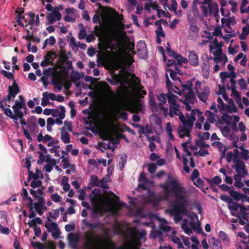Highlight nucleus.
Instances as JSON below:
<instances>
[{"mask_svg":"<svg viewBox=\"0 0 249 249\" xmlns=\"http://www.w3.org/2000/svg\"><path fill=\"white\" fill-rule=\"evenodd\" d=\"M170 184L173 186L172 191L175 193V199L170 202V209L169 213L174 216L176 223H178L182 219L181 214L186 215L189 202L185 196L186 192L184 187L175 179L170 181Z\"/></svg>","mask_w":249,"mask_h":249,"instance_id":"1","label":"nucleus"},{"mask_svg":"<svg viewBox=\"0 0 249 249\" xmlns=\"http://www.w3.org/2000/svg\"><path fill=\"white\" fill-rule=\"evenodd\" d=\"M101 239L93 232H90L87 236L86 240L84 244L85 249H100Z\"/></svg>","mask_w":249,"mask_h":249,"instance_id":"2","label":"nucleus"},{"mask_svg":"<svg viewBox=\"0 0 249 249\" xmlns=\"http://www.w3.org/2000/svg\"><path fill=\"white\" fill-rule=\"evenodd\" d=\"M20 91L18 85L16 81L14 80L12 85L8 87L7 95L2 100L7 101V102L10 103L20 92Z\"/></svg>","mask_w":249,"mask_h":249,"instance_id":"3","label":"nucleus"},{"mask_svg":"<svg viewBox=\"0 0 249 249\" xmlns=\"http://www.w3.org/2000/svg\"><path fill=\"white\" fill-rule=\"evenodd\" d=\"M59 58L61 60H58L57 63H60L61 66L63 63H65L66 66L62 67L63 71L67 73L70 70L72 69V62L69 60V57L64 50H61L59 52Z\"/></svg>","mask_w":249,"mask_h":249,"instance_id":"4","label":"nucleus"},{"mask_svg":"<svg viewBox=\"0 0 249 249\" xmlns=\"http://www.w3.org/2000/svg\"><path fill=\"white\" fill-rule=\"evenodd\" d=\"M233 162L235 163V165L232 166L236 172L238 174H243L244 175H246L248 174L247 170L246 169V166L244 162L242 160H240L237 158L235 156L234 159L233 160Z\"/></svg>","mask_w":249,"mask_h":249,"instance_id":"5","label":"nucleus"},{"mask_svg":"<svg viewBox=\"0 0 249 249\" xmlns=\"http://www.w3.org/2000/svg\"><path fill=\"white\" fill-rule=\"evenodd\" d=\"M13 109L14 114L13 116V120L17 121L18 119L22 120L23 118V112L22 111L21 109H24L25 111L27 109V107H25L23 106L14 104L12 107Z\"/></svg>","mask_w":249,"mask_h":249,"instance_id":"6","label":"nucleus"},{"mask_svg":"<svg viewBox=\"0 0 249 249\" xmlns=\"http://www.w3.org/2000/svg\"><path fill=\"white\" fill-rule=\"evenodd\" d=\"M210 93V88L208 86H204L200 90H196V93L198 99L202 102L206 103Z\"/></svg>","mask_w":249,"mask_h":249,"instance_id":"7","label":"nucleus"},{"mask_svg":"<svg viewBox=\"0 0 249 249\" xmlns=\"http://www.w3.org/2000/svg\"><path fill=\"white\" fill-rule=\"evenodd\" d=\"M146 45L143 40H140L137 44V51L138 55L140 58L146 59L147 58Z\"/></svg>","mask_w":249,"mask_h":249,"instance_id":"8","label":"nucleus"},{"mask_svg":"<svg viewBox=\"0 0 249 249\" xmlns=\"http://www.w3.org/2000/svg\"><path fill=\"white\" fill-rule=\"evenodd\" d=\"M61 18V14L56 9H53V12L46 17L49 23L51 24H53L56 21L60 20Z\"/></svg>","mask_w":249,"mask_h":249,"instance_id":"9","label":"nucleus"},{"mask_svg":"<svg viewBox=\"0 0 249 249\" xmlns=\"http://www.w3.org/2000/svg\"><path fill=\"white\" fill-rule=\"evenodd\" d=\"M91 194L89 196L90 201L93 206H97L98 204V199L101 196V191L94 189L91 191Z\"/></svg>","mask_w":249,"mask_h":249,"instance_id":"10","label":"nucleus"},{"mask_svg":"<svg viewBox=\"0 0 249 249\" xmlns=\"http://www.w3.org/2000/svg\"><path fill=\"white\" fill-rule=\"evenodd\" d=\"M188 61L190 64L194 67L199 65L198 56L194 51H190L188 54Z\"/></svg>","mask_w":249,"mask_h":249,"instance_id":"11","label":"nucleus"},{"mask_svg":"<svg viewBox=\"0 0 249 249\" xmlns=\"http://www.w3.org/2000/svg\"><path fill=\"white\" fill-rule=\"evenodd\" d=\"M7 102V101H4L3 100H1L0 101V108L2 110V111H3L4 114L6 115L7 116L9 117L10 119H13V113L12 111V110L9 108L7 107L5 108L4 107V103L6 106H8V107H10V105H7L6 103V102Z\"/></svg>","mask_w":249,"mask_h":249,"instance_id":"12","label":"nucleus"},{"mask_svg":"<svg viewBox=\"0 0 249 249\" xmlns=\"http://www.w3.org/2000/svg\"><path fill=\"white\" fill-rule=\"evenodd\" d=\"M194 124V123L192 121L186 119L185 122L183 124V126L180 127L181 131L184 133H190Z\"/></svg>","mask_w":249,"mask_h":249,"instance_id":"13","label":"nucleus"},{"mask_svg":"<svg viewBox=\"0 0 249 249\" xmlns=\"http://www.w3.org/2000/svg\"><path fill=\"white\" fill-rule=\"evenodd\" d=\"M184 96L185 99L183 100L180 99V101L182 103H190L191 104H194L195 99V94L193 90L188 92L187 93H184Z\"/></svg>","mask_w":249,"mask_h":249,"instance_id":"14","label":"nucleus"},{"mask_svg":"<svg viewBox=\"0 0 249 249\" xmlns=\"http://www.w3.org/2000/svg\"><path fill=\"white\" fill-rule=\"evenodd\" d=\"M82 76L83 75H81L78 71H73V72L71 74L70 76L71 80L74 83L76 88H79L81 86V83L78 82V81H79Z\"/></svg>","mask_w":249,"mask_h":249,"instance_id":"15","label":"nucleus"},{"mask_svg":"<svg viewBox=\"0 0 249 249\" xmlns=\"http://www.w3.org/2000/svg\"><path fill=\"white\" fill-rule=\"evenodd\" d=\"M203 76L207 78L210 74V63L208 60L203 61L201 65Z\"/></svg>","mask_w":249,"mask_h":249,"instance_id":"16","label":"nucleus"},{"mask_svg":"<svg viewBox=\"0 0 249 249\" xmlns=\"http://www.w3.org/2000/svg\"><path fill=\"white\" fill-rule=\"evenodd\" d=\"M209 243L210 248L212 249H223L220 241L215 238H210Z\"/></svg>","mask_w":249,"mask_h":249,"instance_id":"17","label":"nucleus"},{"mask_svg":"<svg viewBox=\"0 0 249 249\" xmlns=\"http://www.w3.org/2000/svg\"><path fill=\"white\" fill-rule=\"evenodd\" d=\"M58 78H52V84L56 88H57L59 90H61L62 89V82L63 80L62 78V74L61 73H58Z\"/></svg>","mask_w":249,"mask_h":249,"instance_id":"18","label":"nucleus"},{"mask_svg":"<svg viewBox=\"0 0 249 249\" xmlns=\"http://www.w3.org/2000/svg\"><path fill=\"white\" fill-rule=\"evenodd\" d=\"M209 13L210 14H213L214 16H216L219 13L218 5L216 2H212L208 5Z\"/></svg>","mask_w":249,"mask_h":249,"instance_id":"19","label":"nucleus"},{"mask_svg":"<svg viewBox=\"0 0 249 249\" xmlns=\"http://www.w3.org/2000/svg\"><path fill=\"white\" fill-rule=\"evenodd\" d=\"M60 112L59 113V117L57 118L55 121V123L62 124L63 122L62 121V119H64L65 117V112L66 109L65 107L63 106H59Z\"/></svg>","mask_w":249,"mask_h":249,"instance_id":"20","label":"nucleus"},{"mask_svg":"<svg viewBox=\"0 0 249 249\" xmlns=\"http://www.w3.org/2000/svg\"><path fill=\"white\" fill-rule=\"evenodd\" d=\"M179 110V106L178 104L169 106V112L168 113L170 117H173L174 115H178Z\"/></svg>","mask_w":249,"mask_h":249,"instance_id":"21","label":"nucleus"},{"mask_svg":"<svg viewBox=\"0 0 249 249\" xmlns=\"http://www.w3.org/2000/svg\"><path fill=\"white\" fill-rule=\"evenodd\" d=\"M229 194L232 197H233L235 200H239L240 199L242 198H247V195L238 193L236 191H235L234 190H231L229 191Z\"/></svg>","mask_w":249,"mask_h":249,"instance_id":"22","label":"nucleus"},{"mask_svg":"<svg viewBox=\"0 0 249 249\" xmlns=\"http://www.w3.org/2000/svg\"><path fill=\"white\" fill-rule=\"evenodd\" d=\"M64 127L61 128V140L65 143L70 142V134L64 130Z\"/></svg>","mask_w":249,"mask_h":249,"instance_id":"23","label":"nucleus"},{"mask_svg":"<svg viewBox=\"0 0 249 249\" xmlns=\"http://www.w3.org/2000/svg\"><path fill=\"white\" fill-rule=\"evenodd\" d=\"M205 179L212 187L213 184L218 185L222 182L221 178L218 176L214 177L212 179L208 178H205Z\"/></svg>","mask_w":249,"mask_h":249,"instance_id":"24","label":"nucleus"},{"mask_svg":"<svg viewBox=\"0 0 249 249\" xmlns=\"http://www.w3.org/2000/svg\"><path fill=\"white\" fill-rule=\"evenodd\" d=\"M107 14L110 17H118L119 19L123 18V15H119L116 11L111 7H108L107 10Z\"/></svg>","mask_w":249,"mask_h":249,"instance_id":"25","label":"nucleus"},{"mask_svg":"<svg viewBox=\"0 0 249 249\" xmlns=\"http://www.w3.org/2000/svg\"><path fill=\"white\" fill-rule=\"evenodd\" d=\"M178 98V96L171 93L170 91H169V93L167 94V99L170 106L177 104V100Z\"/></svg>","mask_w":249,"mask_h":249,"instance_id":"26","label":"nucleus"},{"mask_svg":"<svg viewBox=\"0 0 249 249\" xmlns=\"http://www.w3.org/2000/svg\"><path fill=\"white\" fill-rule=\"evenodd\" d=\"M169 186L171 187L169 188V187L166 184H163L161 185V188L163 189L164 191L166 192L164 196V198L166 200L168 199L169 197V193L170 192H172L175 195V193L172 191L173 186L170 184V182L169 183Z\"/></svg>","mask_w":249,"mask_h":249,"instance_id":"27","label":"nucleus"},{"mask_svg":"<svg viewBox=\"0 0 249 249\" xmlns=\"http://www.w3.org/2000/svg\"><path fill=\"white\" fill-rule=\"evenodd\" d=\"M175 59L177 60L178 66H181L182 64H187L188 62V59L187 58L181 56L179 53L178 54Z\"/></svg>","mask_w":249,"mask_h":249,"instance_id":"28","label":"nucleus"},{"mask_svg":"<svg viewBox=\"0 0 249 249\" xmlns=\"http://www.w3.org/2000/svg\"><path fill=\"white\" fill-rule=\"evenodd\" d=\"M230 204H231L229 205L228 207L229 209L231 212L232 215L235 216L232 212H237L238 211L239 207H240V205L236 202L232 201H231V202Z\"/></svg>","mask_w":249,"mask_h":249,"instance_id":"29","label":"nucleus"},{"mask_svg":"<svg viewBox=\"0 0 249 249\" xmlns=\"http://www.w3.org/2000/svg\"><path fill=\"white\" fill-rule=\"evenodd\" d=\"M180 83H181L182 90L184 93H185V91L189 92L191 91V90H193L192 89L193 85L192 82L188 81L186 84H183L181 82Z\"/></svg>","mask_w":249,"mask_h":249,"instance_id":"30","label":"nucleus"},{"mask_svg":"<svg viewBox=\"0 0 249 249\" xmlns=\"http://www.w3.org/2000/svg\"><path fill=\"white\" fill-rule=\"evenodd\" d=\"M205 115L208 117L207 121L211 123H213L215 121L214 114L210 110L206 111Z\"/></svg>","mask_w":249,"mask_h":249,"instance_id":"31","label":"nucleus"},{"mask_svg":"<svg viewBox=\"0 0 249 249\" xmlns=\"http://www.w3.org/2000/svg\"><path fill=\"white\" fill-rule=\"evenodd\" d=\"M83 221L85 222V225L88 226L90 229H96L102 225V224L100 222L91 223L88 221H86L85 219H84Z\"/></svg>","mask_w":249,"mask_h":249,"instance_id":"32","label":"nucleus"},{"mask_svg":"<svg viewBox=\"0 0 249 249\" xmlns=\"http://www.w3.org/2000/svg\"><path fill=\"white\" fill-rule=\"evenodd\" d=\"M68 239L70 244H72V243L76 244L78 241V237L73 233L69 234Z\"/></svg>","mask_w":249,"mask_h":249,"instance_id":"33","label":"nucleus"},{"mask_svg":"<svg viewBox=\"0 0 249 249\" xmlns=\"http://www.w3.org/2000/svg\"><path fill=\"white\" fill-rule=\"evenodd\" d=\"M45 226L49 232H52L53 230L58 229L57 224L55 222H52L50 224L46 223Z\"/></svg>","mask_w":249,"mask_h":249,"instance_id":"34","label":"nucleus"},{"mask_svg":"<svg viewBox=\"0 0 249 249\" xmlns=\"http://www.w3.org/2000/svg\"><path fill=\"white\" fill-rule=\"evenodd\" d=\"M59 215V212L58 209L53 211V213L49 212V216L47 217V220L49 221H51V220L50 217L53 219H56Z\"/></svg>","mask_w":249,"mask_h":249,"instance_id":"35","label":"nucleus"},{"mask_svg":"<svg viewBox=\"0 0 249 249\" xmlns=\"http://www.w3.org/2000/svg\"><path fill=\"white\" fill-rule=\"evenodd\" d=\"M181 228L186 233L189 235L192 233L191 229L188 226L186 219L184 220V222L181 224Z\"/></svg>","mask_w":249,"mask_h":249,"instance_id":"36","label":"nucleus"},{"mask_svg":"<svg viewBox=\"0 0 249 249\" xmlns=\"http://www.w3.org/2000/svg\"><path fill=\"white\" fill-rule=\"evenodd\" d=\"M90 180L91 182L95 186H99L100 184V181L98 177L96 175H92L90 176Z\"/></svg>","mask_w":249,"mask_h":249,"instance_id":"37","label":"nucleus"},{"mask_svg":"<svg viewBox=\"0 0 249 249\" xmlns=\"http://www.w3.org/2000/svg\"><path fill=\"white\" fill-rule=\"evenodd\" d=\"M237 110V108L236 107L235 104L232 105H227L226 106L225 109L224 111H226L228 112H236Z\"/></svg>","mask_w":249,"mask_h":249,"instance_id":"38","label":"nucleus"},{"mask_svg":"<svg viewBox=\"0 0 249 249\" xmlns=\"http://www.w3.org/2000/svg\"><path fill=\"white\" fill-rule=\"evenodd\" d=\"M127 161V156L126 154L121 155L120 158L119 164L121 167L123 169Z\"/></svg>","mask_w":249,"mask_h":249,"instance_id":"39","label":"nucleus"},{"mask_svg":"<svg viewBox=\"0 0 249 249\" xmlns=\"http://www.w3.org/2000/svg\"><path fill=\"white\" fill-rule=\"evenodd\" d=\"M217 102L218 103L217 106L219 109L221 111H224L227 104H225L220 97L217 98Z\"/></svg>","mask_w":249,"mask_h":249,"instance_id":"40","label":"nucleus"},{"mask_svg":"<svg viewBox=\"0 0 249 249\" xmlns=\"http://www.w3.org/2000/svg\"><path fill=\"white\" fill-rule=\"evenodd\" d=\"M197 112V113H200V111L198 109H193L192 110L191 115L190 116H187V119L189 120L192 121V122H194V121L196 120V117L195 116L196 112Z\"/></svg>","mask_w":249,"mask_h":249,"instance_id":"41","label":"nucleus"},{"mask_svg":"<svg viewBox=\"0 0 249 249\" xmlns=\"http://www.w3.org/2000/svg\"><path fill=\"white\" fill-rule=\"evenodd\" d=\"M248 0H242V3L240 7L241 13H245L249 12V6L246 9H243V8L245 7L248 4Z\"/></svg>","mask_w":249,"mask_h":249,"instance_id":"42","label":"nucleus"},{"mask_svg":"<svg viewBox=\"0 0 249 249\" xmlns=\"http://www.w3.org/2000/svg\"><path fill=\"white\" fill-rule=\"evenodd\" d=\"M1 73L4 76V77H6L8 79H14V75L12 73L6 71L5 70H2L0 71Z\"/></svg>","mask_w":249,"mask_h":249,"instance_id":"43","label":"nucleus"},{"mask_svg":"<svg viewBox=\"0 0 249 249\" xmlns=\"http://www.w3.org/2000/svg\"><path fill=\"white\" fill-rule=\"evenodd\" d=\"M216 145L217 148H218L220 152H222L223 150L224 149V148H227L226 146H224L223 144L219 141L215 142L212 143V145L214 146Z\"/></svg>","mask_w":249,"mask_h":249,"instance_id":"44","label":"nucleus"},{"mask_svg":"<svg viewBox=\"0 0 249 249\" xmlns=\"http://www.w3.org/2000/svg\"><path fill=\"white\" fill-rule=\"evenodd\" d=\"M18 98L19 99V101L16 100L15 101V104L23 106L25 107H27L26 106L25 101L23 96L20 95L18 96Z\"/></svg>","mask_w":249,"mask_h":249,"instance_id":"45","label":"nucleus"},{"mask_svg":"<svg viewBox=\"0 0 249 249\" xmlns=\"http://www.w3.org/2000/svg\"><path fill=\"white\" fill-rule=\"evenodd\" d=\"M18 98L19 99V101L16 100L15 101V104L23 106L25 107H27L26 106L25 101L23 96L20 95L18 96Z\"/></svg>","mask_w":249,"mask_h":249,"instance_id":"46","label":"nucleus"},{"mask_svg":"<svg viewBox=\"0 0 249 249\" xmlns=\"http://www.w3.org/2000/svg\"><path fill=\"white\" fill-rule=\"evenodd\" d=\"M29 176L27 178V181H30L31 178L35 180L38 179L39 178V175L36 173H33L31 171L28 172Z\"/></svg>","mask_w":249,"mask_h":249,"instance_id":"47","label":"nucleus"},{"mask_svg":"<svg viewBox=\"0 0 249 249\" xmlns=\"http://www.w3.org/2000/svg\"><path fill=\"white\" fill-rule=\"evenodd\" d=\"M196 146L200 147L201 148L206 147L208 148L210 147V145L208 144H207L203 142V140H197L196 141Z\"/></svg>","mask_w":249,"mask_h":249,"instance_id":"48","label":"nucleus"},{"mask_svg":"<svg viewBox=\"0 0 249 249\" xmlns=\"http://www.w3.org/2000/svg\"><path fill=\"white\" fill-rule=\"evenodd\" d=\"M167 71H170V76L171 79L174 81L178 80L181 82L180 78L176 76V73L172 71V69H169L166 70Z\"/></svg>","mask_w":249,"mask_h":249,"instance_id":"49","label":"nucleus"},{"mask_svg":"<svg viewBox=\"0 0 249 249\" xmlns=\"http://www.w3.org/2000/svg\"><path fill=\"white\" fill-rule=\"evenodd\" d=\"M164 222L162 223L160 226V229L165 231V232H168L169 231H170V227L167 225V222L164 219H163Z\"/></svg>","mask_w":249,"mask_h":249,"instance_id":"50","label":"nucleus"},{"mask_svg":"<svg viewBox=\"0 0 249 249\" xmlns=\"http://www.w3.org/2000/svg\"><path fill=\"white\" fill-rule=\"evenodd\" d=\"M172 241L175 244L178 245V248L181 249L183 248V244L181 242L180 239L178 237H174Z\"/></svg>","mask_w":249,"mask_h":249,"instance_id":"51","label":"nucleus"},{"mask_svg":"<svg viewBox=\"0 0 249 249\" xmlns=\"http://www.w3.org/2000/svg\"><path fill=\"white\" fill-rule=\"evenodd\" d=\"M147 166L148 171L150 174H153L155 173L157 169V166L154 163H149L148 164Z\"/></svg>","mask_w":249,"mask_h":249,"instance_id":"52","label":"nucleus"},{"mask_svg":"<svg viewBox=\"0 0 249 249\" xmlns=\"http://www.w3.org/2000/svg\"><path fill=\"white\" fill-rule=\"evenodd\" d=\"M42 184V182L40 180L37 181L32 180L31 183V186L33 188L35 189L37 187H41Z\"/></svg>","mask_w":249,"mask_h":249,"instance_id":"53","label":"nucleus"},{"mask_svg":"<svg viewBox=\"0 0 249 249\" xmlns=\"http://www.w3.org/2000/svg\"><path fill=\"white\" fill-rule=\"evenodd\" d=\"M43 96L44 97H47L48 98H49L50 99L52 100H55L56 99V95L54 93H48L47 92H44L42 94Z\"/></svg>","mask_w":249,"mask_h":249,"instance_id":"54","label":"nucleus"},{"mask_svg":"<svg viewBox=\"0 0 249 249\" xmlns=\"http://www.w3.org/2000/svg\"><path fill=\"white\" fill-rule=\"evenodd\" d=\"M51 198L52 200L55 202H59L62 199L61 196L57 193L52 194L51 196Z\"/></svg>","mask_w":249,"mask_h":249,"instance_id":"55","label":"nucleus"},{"mask_svg":"<svg viewBox=\"0 0 249 249\" xmlns=\"http://www.w3.org/2000/svg\"><path fill=\"white\" fill-rule=\"evenodd\" d=\"M119 113L120 117L122 119H123L124 121L127 120L128 114L127 112L120 109H119Z\"/></svg>","mask_w":249,"mask_h":249,"instance_id":"56","label":"nucleus"},{"mask_svg":"<svg viewBox=\"0 0 249 249\" xmlns=\"http://www.w3.org/2000/svg\"><path fill=\"white\" fill-rule=\"evenodd\" d=\"M165 79H166L165 82H166V85L167 88L168 90L169 91H170V90L171 89H173V86H172V83H171V81L170 80L168 75L167 73L165 74Z\"/></svg>","mask_w":249,"mask_h":249,"instance_id":"57","label":"nucleus"},{"mask_svg":"<svg viewBox=\"0 0 249 249\" xmlns=\"http://www.w3.org/2000/svg\"><path fill=\"white\" fill-rule=\"evenodd\" d=\"M0 231L1 233L6 235H8L10 232V230L8 227L3 226L1 225H0Z\"/></svg>","mask_w":249,"mask_h":249,"instance_id":"58","label":"nucleus"},{"mask_svg":"<svg viewBox=\"0 0 249 249\" xmlns=\"http://www.w3.org/2000/svg\"><path fill=\"white\" fill-rule=\"evenodd\" d=\"M37 153L39 154V159L37 161V163L38 165L41 164L45 160V156L42 154L41 151H38Z\"/></svg>","mask_w":249,"mask_h":249,"instance_id":"59","label":"nucleus"},{"mask_svg":"<svg viewBox=\"0 0 249 249\" xmlns=\"http://www.w3.org/2000/svg\"><path fill=\"white\" fill-rule=\"evenodd\" d=\"M126 48L130 52L134 49L135 44L133 42H131L129 39L126 42Z\"/></svg>","mask_w":249,"mask_h":249,"instance_id":"60","label":"nucleus"},{"mask_svg":"<svg viewBox=\"0 0 249 249\" xmlns=\"http://www.w3.org/2000/svg\"><path fill=\"white\" fill-rule=\"evenodd\" d=\"M220 199L225 202H228V203H230L231 202L232 200L231 198L226 194H222L220 196Z\"/></svg>","mask_w":249,"mask_h":249,"instance_id":"61","label":"nucleus"},{"mask_svg":"<svg viewBox=\"0 0 249 249\" xmlns=\"http://www.w3.org/2000/svg\"><path fill=\"white\" fill-rule=\"evenodd\" d=\"M239 85L242 89H247V84L243 78L239 80Z\"/></svg>","mask_w":249,"mask_h":249,"instance_id":"62","label":"nucleus"},{"mask_svg":"<svg viewBox=\"0 0 249 249\" xmlns=\"http://www.w3.org/2000/svg\"><path fill=\"white\" fill-rule=\"evenodd\" d=\"M33 246L35 248H37V249H44V245L43 244L39 242H33L32 243Z\"/></svg>","mask_w":249,"mask_h":249,"instance_id":"63","label":"nucleus"},{"mask_svg":"<svg viewBox=\"0 0 249 249\" xmlns=\"http://www.w3.org/2000/svg\"><path fill=\"white\" fill-rule=\"evenodd\" d=\"M192 240L194 243L192 245V249H198V246L199 244V242L198 240L197 239L196 237L192 238Z\"/></svg>","mask_w":249,"mask_h":249,"instance_id":"64","label":"nucleus"}]
</instances>
